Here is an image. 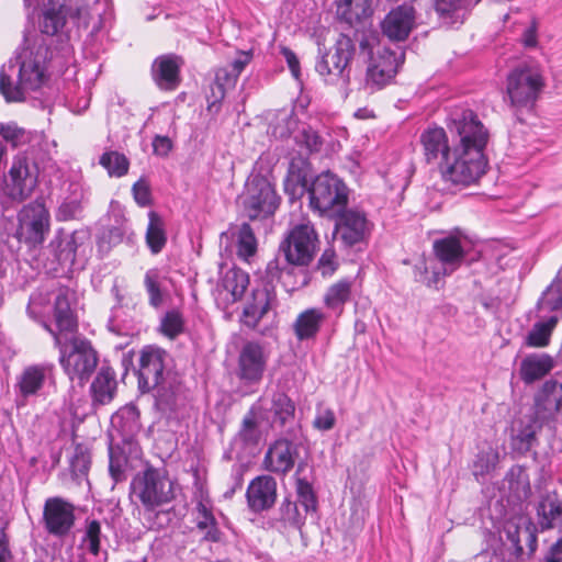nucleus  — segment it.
<instances>
[{
    "instance_id": "nucleus-1",
    "label": "nucleus",
    "mask_w": 562,
    "mask_h": 562,
    "mask_svg": "<svg viewBox=\"0 0 562 562\" xmlns=\"http://www.w3.org/2000/svg\"><path fill=\"white\" fill-rule=\"evenodd\" d=\"M67 41L47 46L42 35L23 36L13 57L0 69V94L7 103L24 102L30 92L46 86L52 76L64 74L72 59Z\"/></svg>"
},
{
    "instance_id": "nucleus-2",
    "label": "nucleus",
    "mask_w": 562,
    "mask_h": 562,
    "mask_svg": "<svg viewBox=\"0 0 562 562\" xmlns=\"http://www.w3.org/2000/svg\"><path fill=\"white\" fill-rule=\"evenodd\" d=\"M450 133L458 136L453 151L439 171L443 182L454 187H469L476 183L487 169L484 150L488 142V131L470 109L451 112L447 124Z\"/></svg>"
},
{
    "instance_id": "nucleus-3",
    "label": "nucleus",
    "mask_w": 562,
    "mask_h": 562,
    "mask_svg": "<svg viewBox=\"0 0 562 562\" xmlns=\"http://www.w3.org/2000/svg\"><path fill=\"white\" fill-rule=\"evenodd\" d=\"M359 57L368 63L366 88L373 92L392 81L404 63L405 54L400 47L392 49L375 43L374 37H362L359 42Z\"/></svg>"
},
{
    "instance_id": "nucleus-4",
    "label": "nucleus",
    "mask_w": 562,
    "mask_h": 562,
    "mask_svg": "<svg viewBox=\"0 0 562 562\" xmlns=\"http://www.w3.org/2000/svg\"><path fill=\"white\" fill-rule=\"evenodd\" d=\"M131 497L139 502L146 510L153 512L175 498L173 484L165 471L147 465L133 477Z\"/></svg>"
},
{
    "instance_id": "nucleus-5",
    "label": "nucleus",
    "mask_w": 562,
    "mask_h": 562,
    "mask_svg": "<svg viewBox=\"0 0 562 562\" xmlns=\"http://www.w3.org/2000/svg\"><path fill=\"white\" fill-rule=\"evenodd\" d=\"M349 200V188L331 171H323L310 183L308 206L319 215L337 213L345 209Z\"/></svg>"
},
{
    "instance_id": "nucleus-6",
    "label": "nucleus",
    "mask_w": 562,
    "mask_h": 562,
    "mask_svg": "<svg viewBox=\"0 0 562 562\" xmlns=\"http://www.w3.org/2000/svg\"><path fill=\"white\" fill-rule=\"evenodd\" d=\"M50 160H41L40 151L16 155L4 187L7 199L12 203H21L26 200L37 186L41 169H44Z\"/></svg>"
},
{
    "instance_id": "nucleus-7",
    "label": "nucleus",
    "mask_w": 562,
    "mask_h": 562,
    "mask_svg": "<svg viewBox=\"0 0 562 562\" xmlns=\"http://www.w3.org/2000/svg\"><path fill=\"white\" fill-rule=\"evenodd\" d=\"M546 87L542 69L535 64H520L507 76L506 92L510 105L531 109Z\"/></svg>"
},
{
    "instance_id": "nucleus-8",
    "label": "nucleus",
    "mask_w": 562,
    "mask_h": 562,
    "mask_svg": "<svg viewBox=\"0 0 562 562\" xmlns=\"http://www.w3.org/2000/svg\"><path fill=\"white\" fill-rule=\"evenodd\" d=\"M465 257L464 248H432L414 265V279L427 288L438 290L443 276L453 272Z\"/></svg>"
},
{
    "instance_id": "nucleus-9",
    "label": "nucleus",
    "mask_w": 562,
    "mask_h": 562,
    "mask_svg": "<svg viewBox=\"0 0 562 562\" xmlns=\"http://www.w3.org/2000/svg\"><path fill=\"white\" fill-rule=\"evenodd\" d=\"M356 43L348 35L340 34L333 49L319 57L315 70L327 83L342 85L350 82L351 61L356 55Z\"/></svg>"
},
{
    "instance_id": "nucleus-10",
    "label": "nucleus",
    "mask_w": 562,
    "mask_h": 562,
    "mask_svg": "<svg viewBox=\"0 0 562 562\" xmlns=\"http://www.w3.org/2000/svg\"><path fill=\"white\" fill-rule=\"evenodd\" d=\"M59 347V363L71 382L83 386L95 371L98 353L91 342L82 338H74L69 346Z\"/></svg>"
},
{
    "instance_id": "nucleus-11",
    "label": "nucleus",
    "mask_w": 562,
    "mask_h": 562,
    "mask_svg": "<svg viewBox=\"0 0 562 562\" xmlns=\"http://www.w3.org/2000/svg\"><path fill=\"white\" fill-rule=\"evenodd\" d=\"M243 203L250 220L265 218L274 214L280 196L267 177L252 175L247 181Z\"/></svg>"
},
{
    "instance_id": "nucleus-12",
    "label": "nucleus",
    "mask_w": 562,
    "mask_h": 562,
    "mask_svg": "<svg viewBox=\"0 0 562 562\" xmlns=\"http://www.w3.org/2000/svg\"><path fill=\"white\" fill-rule=\"evenodd\" d=\"M171 357L162 348L145 346L139 352L137 379L142 393H148L159 385L167 375L173 374L170 370Z\"/></svg>"
},
{
    "instance_id": "nucleus-13",
    "label": "nucleus",
    "mask_w": 562,
    "mask_h": 562,
    "mask_svg": "<svg viewBox=\"0 0 562 562\" xmlns=\"http://www.w3.org/2000/svg\"><path fill=\"white\" fill-rule=\"evenodd\" d=\"M333 236L345 246L368 244L374 224L366 212L358 207H345L337 212Z\"/></svg>"
},
{
    "instance_id": "nucleus-14",
    "label": "nucleus",
    "mask_w": 562,
    "mask_h": 562,
    "mask_svg": "<svg viewBox=\"0 0 562 562\" xmlns=\"http://www.w3.org/2000/svg\"><path fill=\"white\" fill-rule=\"evenodd\" d=\"M25 4L41 9L42 14L38 21L40 29H25L23 36L42 35L44 42H46L47 46L50 47L59 45L61 41H67L69 43V38L60 32L66 23V14L63 5L56 9L55 0H52V2H48L47 0H45V2L43 0H32L31 3Z\"/></svg>"
},
{
    "instance_id": "nucleus-15",
    "label": "nucleus",
    "mask_w": 562,
    "mask_h": 562,
    "mask_svg": "<svg viewBox=\"0 0 562 562\" xmlns=\"http://www.w3.org/2000/svg\"><path fill=\"white\" fill-rule=\"evenodd\" d=\"M0 136L13 148L27 144L29 147L23 154H36V151H40L41 160L52 159L55 143L50 142L42 132L26 131L15 122H8L0 123Z\"/></svg>"
},
{
    "instance_id": "nucleus-16",
    "label": "nucleus",
    "mask_w": 562,
    "mask_h": 562,
    "mask_svg": "<svg viewBox=\"0 0 562 562\" xmlns=\"http://www.w3.org/2000/svg\"><path fill=\"white\" fill-rule=\"evenodd\" d=\"M48 228V214L43 205L30 204L19 214V226L14 237L19 244L37 246L44 241Z\"/></svg>"
},
{
    "instance_id": "nucleus-17",
    "label": "nucleus",
    "mask_w": 562,
    "mask_h": 562,
    "mask_svg": "<svg viewBox=\"0 0 562 562\" xmlns=\"http://www.w3.org/2000/svg\"><path fill=\"white\" fill-rule=\"evenodd\" d=\"M504 533L516 559H521L524 554L531 557L536 552L537 526L528 516L519 515L508 519L504 525Z\"/></svg>"
},
{
    "instance_id": "nucleus-18",
    "label": "nucleus",
    "mask_w": 562,
    "mask_h": 562,
    "mask_svg": "<svg viewBox=\"0 0 562 562\" xmlns=\"http://www.w3.org/2000/svg\"><path fill=\"white\" fill-rule=\"evenodd\" d=\"M532 416L540 424L554 423L562 411V382L547 380L533 395Z\"/></svg>"
},
{
    "instance_id": "nucleus-19",
    "label": "nucleus",
    "mask_w": 562,
    "mask_h": 562,
    "mask_svg": "<svg viewBox=\"0 0 562 562\" xmlns=\"http://www.w3.org/2000/svg\"><path fill=\"white\" fill-rule=\"evenodd\" d=\"M268 355L265 348L256 341H247L238 355L237 378L245 385L258 384L266 371Z\"/></svg>"
},
{
    "instance_id": "nucleus-20",
    "label": "nucleus",
    "mask_w": 562,
    "mask_h": 562,
    "mask_svg": "<svg viewBox=\"0 0 562 562\" xmlns=\"http://www.w3.org/2000/svg\"><path fill=\"white\" fill-rule=\"evenodd\" d=\"M75 506L61 497H49L43 508L45 529L49 535L64 537L75 525Z\"/></svg>"
},
{
    "instance_id": "nucleus-21",
    "label": "nucleus",
    "mask_w": 562,
    "mask_h": 562,
    "mask_svg": "<svg viewBox=\"0 0 562 562\" xmlns=\"http://www.w3.org/2000/svg\"><path fill=\"white\" fill-rule=\"evenodd\" d=\"M419 143L426 164L437 167L440 171L453 151V145H450L446 130L440 126H429L422 132Z\"/></svg>"
},
{
    "instance_id": "nucleus-22",
    "label": "nucleus",
    "mask_w": 562,
    "mask_h": 562,
    "mask_svg": "<svg viewBox=\"0 0 562 562\" xmlns=\"http://www.w3.org/2000/svg\"><path fill=\"white\" fill-rule=\"evenodd\" d=\"M249 285V274L239 268L228 269L218 282L214 297L223 310L240 301Z\"/></svg>"
},
{
    "instance_id": "nucleus-23",
    "label": "nucleus",
    "mask_w": 562,
    "mask_h": 562,
    "mask_svg": "<svg viewBox=\"0 0 562 562\" xmlns=\"http://www.w3.org/2000/svg\"><path fill=\"white\" fill-rule=\"evenodd\" d=\"M53 363H38L25 367L16 378L18 402L22 401L24 404L29 397L38 395L47 380L53 376Z\"/></svg>"
},
{
    "instance_id": "nucleus-24",
    "label": "nucleus",
    "mask_w": 562,
    "mask_h": 562,
    "mask_svg": "<svg viewBox=\"0 0 562 562\" xmlns=\"http://www.w3.org/2000/svg\"><path fill=\"white\" fill-rule=\"evenodd\" d=\"M299 447L286 438H279L268 448L263 464L272 473L285 475L295 465Z\"/></svg>"
},
{
    "instance_id": "nucleus-25",
    "label": "nucleus",
    "mask_w": 562,
    "mask_h": 562,
    "mask_svg": "<svg viewBox=\"0 0 562 562\" xmlns=\"http://www.w3.org/2000/svg\"><path fill=\"white\" fill-rule=\"evenodd\" d=\"M415 26V9L401 4L392 9L381 23L383 35L394 42L405 41Z\"/></svg>"
},
{
    "instance_id": "nucleus-26",
    "label": "nucleus",
    "mask_w": 562,
    "mask_h": 562,
    "mask_svg": "<svg viewBox=\"0 0 562 562\" xmlns=\"http://www.w3.org/2000/svg\"><path fill=\"white\" fill-rule=\"evenodd\" d=\"M183 58L176 54L158 56L151 66V76L160 90L173 91L181 83L180 71L183 66Z\"/></svg>"
},
{
    "instance_id": "nucleus-27",
    "label": "nucleus",
    "mask_w": 562,
    "mask_h": 562,
    "mask_svg": "<svg viewBox=\"0 0 562 562\" xmlns=\"http://www.w3.org/2000/svg\"><path fill=\"white\" fill-rule=\"evenodd\" d=\"M557 367L555 358L548 352H530L519 363V379L527 385L542 380Z\"/></svg>"
},
{
    "instance_id": "nucleus-28",
    "label": "nucleus",
    "mask_w": 562,
    "mask_h": 562,
    "mask_svg": "<svg viewBox=\"0 0 562 562\" xmlns=\"http://www.w3.org/2000/svg\"><path fill=\"white\" fill-rule=\"evenodd\" d=\"M249 508L260 513L271 508L277 498V482L272 476L261 475L254 479L246 492Z\"/></svg>"
},
{
    "instance_id": "nucleus-29",
    "label": "nucleus",
    "mask_w": 562,
    "mask_h": 562,
    "mask_svg": "<svg viewBox=\"0 0 562 562\" xmlns=\"http://www.w3.org/2000/svg\"><path fill=\"white\" fill-rule=\"evenodd\" d=\"M54 318L57 330L45 324L46 330L54 337L55 345H60V333H72L77 329V319L71 308L69 293L67 289H60L54 303Z\"/></svg>"
},
{
    "instance_id": "nucleus-30",
    "label": "nucleus",
    "mask_w": 562,
    "mask_h": 562,
    "mask_svg": "<svg viewBox=\"0 0 562 562\" xmlns=\"http://www.w3.org/2000/svg\"><path fill=\"white\" fill-rule=\"evenodd\" d=\"M238 76L228 66L216 69L214 80L210 85V93L206 95V110L212 116L221 112L227 91L235 88Z\"/></svg>"
},
{
    "instance_id": "nucleus-31",
    "label": "nucleus",
    "mask_w": 562,
    "mask_h": 562,
    "mask_svg": "<svg viewBox=\"0 0 562 562\" xmlns=\"http://www.w3.org/2000/svg\"><path fill=\"white\" fill-rule=\"evenodd\" d=\"M326 321L322 308L310 307L302 311L295 318L292 328L299 341L314 339Z\"/></svg>"
},
{
    "instance_id": "nucleus-32",
    "label": "nucleus",
    "mask_w": 562,
    "mask_h": 562,
    "mask_svg": "<svg viewBox=\"0 0 562 562\" xmlns=\"http://www.w3.org/2000/svg\"><path fill=\"white\" fill-rule=\"evenodd\" d=\"M270 308V293L266 288L251 291V300L246 304L241 314L245 326L255 329Z\"/></svg>"
},
{
    "instance_id": "nucleus-33",
    "label": "nucleus",
    "mask_w": 562,
    "mask_h": 562,
    "mask_svg": "<svg viewBox=\"0 0 562 562\" xmlns=\"http://www.w3.org/2000/svg\"><path fill=\"white\" fill-rule=\"evenodd\" d=\"M116 375L110 367H102L91 383L90 391L94 403L109 404L116 394Z\"/></svg>"
},
{
    "instance_id": "nucleus-34",
    "label": "nucleus",
    "mask_w": 562,
    "mask_h": 562,
    "mask_svg": "<svg viewBox=\"0 0 562 562\" xmlns=\"http://www.w3.org/2000/svg\"><path fill=\"white\" fill-rule=\"evenodd\" d=\"M537 513L542 530H562V501L558 494L552 493L543 496L538 505Z\"/></svg>"
},
{
    "instance_id": "nucleus-35",
    "label": "nucleus",
    "mask_w": 562,
    "mask_h": 562,
    "mask_svg": "<svg viewBox=\"0 0 562 562\" xmlns=\"http://www.w3.org/2000/svg\"><path fill=\"white\" fill-rule=\"evenodd\" d=\"M180 381L176 373L167 375L159 385L155 386V404L161 412H173L180 395Z\"/></svg>"
},
{
    "instance_id": "nucleus-36",
    "label": "nucleus",
    "mask_w": 562,
    "mask_h": 562,
    "mask_svg": "<svg viewBox=\"0 0 562 562\" xmlns=\"http://www.w3.org/2000/svg\"><path fill=\"white\" fill-rule=\"evenodd\" d=\"M353 281L342 278L330 284L323 296V304L330 311L341 315L345 305L351 301Z\"/></svg>"
},
{
    "instance_id": "nucleus-37",
    "label": "nucleus",
    "mask_w": 562,
    "mask_h": 562,
    "mask_svg": "<svg viewBox=\"0 0 562 562\" xmlns=\"http://www.w3.org/2000/svg\"><path fill=\"white\" fill-rule=\"evenodd\" d=\"M558 321L559 318L557 315H551L536 322L524 337V346L528 348H544L549 346Z\"/></svg>"
},
{
    "instance_id": "nucleus-38",
    "label": "nucleus",
    "mask_w": 562,
    "mask_h": 562,
    "mask_svg": "<svg viewBox=\"0 0 562 562\" xmlns=\"http://www.w3.org/2000/svg\"><path fill=\"white\" fill-rule=\"evenodd\" d=\"M78 14L80 19L83 15L89 18L87 21V27H91L89 36L93 38L98 36L108 24H110L112 19L111 3L108 0L98 1L89 10H78Z\"/></svg>"
},
{
    "instance_id": "nucleus-39",
    "label": "nucleus",
    "mask_w": 562,
    "mask_h": 562,
    "mask_svg": "<svg viewBox=\"0 0 562 562\" xmlns=\"http://www.w3.org/2000/svg\"><path fill=\"white\" fill-rule=\"evenodd\" d=\"M318 241L314 225L303 218L300 223L291 224L280 246H315Z\"/></svg>"
},
{
    "instance_id": "nucleus-40",
    "label": "nucleus",
    "mask_w": 562,
    "mask_h": 562,
    "mask_svg": "<svg viewBox=\"0 0 562 562\" xmlns=\"http://www.w3.org/2000/svg\"><path fill=\"white\" fill-rule=\"evenodd\" d=\"M546 424H540L533 416H530L526 423L521 422V426L517 434L513 436V447L515 450L526 453L537 441V432Z\"/></svg>"
},
{
    "instance_id": "nucleus-41",
    "label": "nucleus",
    "mask_w": 562,
    "mask_h": 562,
    "mask_svg": "<svg viewBox=\"0 0 562 562\" xmlns=\"http://www.w3.org/2000/svg\"><path fill=\"white\" fill-rule=\"evenodd\" d=\"M52 256L58 261V267L49 268L55 276H65L75 270L85 268V263L77 261V248H49Z\"/></svg>"
},
{
    "instance_id": "nucleus-42",
    "label": "nucleus",
    "mask_w": 562,
    "mask_h": 562,
    "mask_svg": "<svg viewBox=\"0 0 562 562\" xmlns=\"http://www.w3.org/2000/svg\"><path fill=\"white\" fill-rule=\"evenodd\" d=\"M311 180L304 170L291 166L284 179V192L289 195L290 200L302 198L305 193L308 194Z\"/></svg>"
},
{
    "instance_id": "nucleus-43",
    "label": "nucleus",
    "mask_w": 562,
    "mask_h": 562,
    "mask_svg": "<svg viewBox=\"0 0 562 562\" xmlns=\"http://www.w3.org/2000/svg\"><path fill=\"white\" fill-rule=\"evenodd\" d=\"M441 234L442 237L435 239L432 241V246H477L483 243V240L475 234L459 227L441 232Z\"/></svg>"
},
{
    "instance_id": "nucleus-44",
    "label": "nucleus",
    "mask_w": 562,
    "mask_h": 562,
    "mask_svg": "<svg viewBox=\"0 0 562 562\" xmlns=\"http://www.w3.org/2000/svg\"><path fill=\"white\" fill-rule=\"evenodd\" d=\"M222 241L231 243V246H258V240L249 224L231 225L226 232L221 235Z\"/></svg>"
},
{
    "instance_id": "nucleus-45",
    "label": "nucleus",
    "mask_w": 562,
    "mask_h": 562,
    "mask_svg": "<svg viewBox=\"0 0 562 562\" xmlns=\"http://www.w3.org/2000/svg\"><path fill=\"white\" fill-rule=\"evenodd\" d=\"M303 469V464H299L294 474L295 479V491L297 499L303 506L305 513H314L317 509V496L311 482L305 477H301L300 473Z\"/></svg>"
},
{
    "instance_id": "nucleus-46",
    "label": "nucleus",
    "mask_w": 562,
    "mask_h": 562,
    "mask_svg": "<svg viewBox=\"0 0 562 562\" xmlns=\"http://www.w3.org/2000/svg\"><path fill=\"white\" fill-rule=\"evenodd\" d=\"M480 0H434V8L440 19L454 22L460 12L467 11Z\"/></svg>"
},
{
    "instance_id": "nucleus-47",
    "label": "nucleus",
    "mask_w": 562,
    "mask_h": 562,
    "mask_svg": "<svg viewBox=\"0 0 562 562\" xmlns=\"http://www.w3.org/2000/svg\"><path fill=\"white\" fill-rule=\"evenodd\" d=\"M297 119L293 110H280L269 124V132L276 138H286L295 130Z\"/></svg>"
},
{
    "instance_id": "nucleus-48",
    "label": "nucleus",
    "mask_w": 562,
    "mask_h": 562,
    "mask_svg": "<svg viewBox=\"0 0 562 562\" xmlns=\"http://www.w3.org/2000/svg\"><path fill=\"white\" fill-rule=\"evenodd\" d=\"M99 164L108 171L110 177L115 178L125 176L130 168L128 158L116 150L104 151L99 158Z\"/></svg>"
},
{
    "instance_id": "nucleus-49",
    "label": "nucleus",
    "mask_w": 562,
    "mask_h": 562,
    "mask_svg": "<svg viewBox=\"0 0 562 562\" xmlns=\"http://www.w3.org/2000/svg\"><path fill=\"white\" fill-rule=\"evenodd\" d=\"M238 437L246 445H257L259 442L260 430L257 408L251 407L244 416Z\"/></svg>"
},
{
    "instance_id": "nucleus-50",
    "label": "nucleus",
    "mask_w": 562,
    "mask_h": 562,
    "mask_svg": "<svg viewBox=\"0 0 562 562\" xmlns=\"http://www.w3.org/2000/svg\"><path fill=\"white\" fill-rule=\"evenodd\" d=\"M272 412L274 419L284 425L294 417L295 405L292 400L284 393H276L272 397Z\"/></svg>"
},
{
    "instance_id": "nucleus-51",
    "label": "nucleus",
    "mask_w": 562,
    "mask_h": 562,
    "mask_svg": "<svg viewBox=\"0 0 562 562\" xmlns=\"http://www.w3.org/2000/svg\"><path fill=\"white\" fill-rule=\"evenodd\" d=\"M279 521L284 526L301 528L304 525L305 517L301 515L295 502L284 498L279 506Z\"/></svg>"
},
{
    "instance_id": "nucleus-52",
    "label": "nucleus",
    "mask_w": 562,
    "mask_h": 562,
    "mask_svg": "<svg viewBox=\"0 0 562 562\" xmlns=\"http://www.w3.org/2000/svg\"><path fill=\"white\" fill-rule=\"evenodd\" d=\"M149 222L146 231L147 246H165L167 236L164 229V223L160 216L155 212H149Z\"/></svg>"
},
{
    "instance_id": "nucleus-53",
    "label": "nucleus",
    "mask_w": 562,
    "mask_h": 562,
    "mask_svg": "<svg viewBox=\"0 0 562 562\" xmlns=\"http://www.w3.org/2000/svg\"><path fill=\"white\" fill-rule=\"evenodd\" d=\"M101 538V524L95 519L87 520L82 542L86 544V548L89 551V553H91L94 557L99 555L100 553Z\"/></svg>"
},
{
    "instance_id": "nucleus-54",
    "label": "nucleus",
    "mask_w": 562,
    "mask_h": 562,
    "mask_svg": "<svg viewBox=\"0 0 562 562\" xmlns=\"http://www.w3.org/2000/svg\"><path fill=\"white\" fill-rule=\"evenodd\" d=\"M184 322L182 314L177 310L168 311L161 318V333L173 339L183 331Z\"/></svg>"
},
{
    "instance_id": "nucleus-55",
    "label": "nucleus",
    "mask_w": 562,
    "mask_h": 562,
    "mask_svg": "<svg viewBox=\"0 0 562 562\" xmlns=\"http://www.w3.org/2000/svg\"><path fill=\"white\" fill-rule=\"evenodd\" d=\"M144 285L149 296V304L157 308L162 304V293L159 285V272L157 269H149L145 273Z\"/></svg>"
},
{
    "instance_id": "nucleus-56",
    "label": "nucleus",
    "mask_w": 562,
    "mask_h": 562,
    "mask_svg": "<svg viewBox=\"0 0 562 562\" xmlns=\"http://www.w3.org/2000/svg\"><path fill=\"white\" fill-rule=\"evenodd\" d=\"M541 307L552 312L562 311V282L553 280L543 293Z\"/></svg>"
},
{
    "instance_id": "nucleus-57",
    "label": "nucleus",
    "mask_w": 562,
    "mask_h": 562,
    "mask_svg": "<svg viewBox=\"0 0 562 562\" xmlns=\"http://www.w3.org/2000/svg\"><path fill=\"white\" fill-rule=\"evenodd\" d=\"M90 463V453L85 447L78 445L75 448L74 454L70 459L71 472L76 477L83 476L88 473Z\"/></svg>"
},
{
    "instance_id": "nucleus-58",
    "label": "nucleus",
    "mask_w": 562,
    "mask_h": 562,
    "mask_svg": "<svg viewBox=\"0 0 562 562\" xmlns=\"http://www.w3.org/2000/svg\"><path fill=\"white\" fill-rule=\"evenodd\" d=\"M364 0H337V14L345 21L351 23L358 20L363 12Z\"/></svg>"
},
{
    "instance_id": "nucleus-59",
    "label": "nucleus",
    "mask_w": 562,
    "mask_h": 562,
    "mask_svg": "<svg viewBox=\"0 0 562 562\" xmlns=\"http://www.w3.org/2000/svg\"><path fill=\"white\" fill-rule=\"evenodd\" d=\"M88 238L89 233L86 229L75 231L71 234L59 231L56 238L52 240L48 246H63L64 241L65 246H83L88 241Z\"/></svg>"
},
{
    "instance_id": "nucleus-60",
    "label": "nucleus",
    "mask_w": 562,
    "mask_h": 562,
    "mask_svg": "<svg viewBox=\"0 0 562 562\" xmlns=\"http://www.w3.org/2000/svg\"><path fill=\"white\" fill-rule=\"evenodd\" d=\"M313 249L314 248H282L285 261L291 266H307L314 257Z\"/></svg>"
},
{
    "instance_id": "nucleus-61",
    "label": "nucleus",
    "mask_w": 562,
    "mask_h": 562,
    "mask_svg": "<svg viewBox=\"0 0 562 562\" xmlns=\"http://www.w3.org/2000/svg\"><path fill=\"white\" fill-rule=\"evenodd\" d=\"M338 267L339 262L334 248H326L317 263V269L321 271V274L324 278H329L336 272Z\"/></svg>"
},
{
    "instance_id": "nucleus-62",
    "label": "nucleus",
    "mask_w": 562,
    "mask_h": 562,
    "mask_svg": "<svg viewBox=\"0 0 562 562\" xmlns=\"http://www.w3.org/2000/svg\"><path fill=\"white\" fill-rule=\"evenodd\" d=\"M497 460L498 453L493 449L480 452L474 463V467L476 469L475 473H479L481 475L488 473L495 468Z\"/></svg>"
},
{
    "instance_id": "nucleus-63",
    "label": "nucleus",
    "mask_w": 562,
    "mask_h": 562,
    "mask_svg": "<svg viewBox=\"0 0 562 562\" xmlns=\"http://www.w3.org/2000/svg\"><path fill=\"white\" fill-rule=\"evenodd\" d=\"M336 424V416L333 409L324 408L318 409L313 420V426L317 430L328 431L334 428Z\"/></svg>"
},
{
    "instance_id": "nucleus-64",
    "label": "nucleus",
    "mask_w": 562,
    "mask_h": 562,
    "mask_svg": "<svg viewBox=\"0 0 562 562\" xmlns=\"http://www.w3.org/2000/svg\"><path fill=\"white\" fill-rule=\"evenodd\" d=\"M132 192L134 200L138 205L147 206L150 204L151 193L149 184L145 179L140 178L137 180L132 187Z\"/></svg>"
}]
</instances>
